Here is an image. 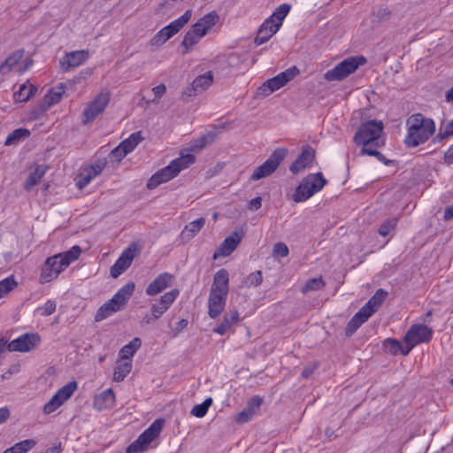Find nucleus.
I'll return each mask as SVG.
<instances>
[{"instance_id": "1", "label": "nucleus", "mask_w": 453, "mask_h": 453, "mask_svg": "<svg viewBox=\"0 0 453 453\" xmlns=\"http://www.w3.org/2000/svg\"><path fill=\"white\" fill-rule=\"evenodd\" d=\"M406 127L407 134L404 143L409 148H415L425 143L436 130L434 121L421 113L411 115L406 120Z\"/></svg>"}, {"instance_id": "2", "label": "nucleus", "mask_w": 453, "mask_h": 453, "mask_svg": "<svg viewBox=\"0 0 453 453\" xmlns=\"http://www.w3.org/2000/svg\"><path fill=\"white\" fill-rule=\"evenodd\" d=\"M228 290V272L220 269L214 274L208 298V315L211 319H217L224 311Z\"/></svg>"}, {"instance_id": "3", "label": "nucleus", "mask_w": 453, "mask_h": 453, "mask_svg": "<svg viewBox=\"0 0 453 453\" xmlns=\"http://www.w3.org/2000/svg\"><path fill=\"white\" fill-rule=\"evenodd\" d=\"M81 250L78 245L73 246L69 250L57 254L46 259L40 275L41 283L50 282L57 279L71 263L76 261Z\"/></svg>"}, {"instance_id": "4", "label": "nucleus", "mask_w": 453, "mask_h": 453, "mask_svg": "<svg viewBox=\"0 0 453 453\" xmlns=\"http://www.w3.org/2000/svg\"><path fill=\"white\" fill-rule=\"evenodd\" d=\"M196 161V157L189 153L180 152V157L173 159L170 164L154 173L147 182L149 189H154L160 184L167 182L175 178L182 170L187 169Z\"/></svg>"}, {"instance_id": "5", "label": "nucleus", "mask_w": 453, "mask_h": 453, "mask_svg": "<svg viewBox=\"0 0 453 453\" xmlns=\"http://www.w3.org/2000/svg\"><path fill=\"white\" fill-rule=\"evenodd\" d=\"M388 292L382 288L378 289L368 302L351 318L345 328L346 335H352L373 313H375L385 301Z\"/></svg>"}, {"instance_id": "6", "label": "nucleus", "mask_w": 453, "mask_h": 453, "mask_svg": "<svg viewBox=\"0 0 453 453\" xmlns=\"http://www.w3.org/2000/svg\"><path fill=\"white\" fill-rule=\"evenodd\" d=\"M326 184V180L323 177L321 173L308 174L296 187L291 196V199L295 203L304 202L314 194L320 191Z\"/></svg>"}, {"instance_id": "7", "label": "nucleus", "mask_w": 453, "mask_h": 453, "mask_svg": "<svg viewBox=\"0 0 453 453\" xmlns=\"http://www.w3.org/2000/svg\"><path fill=\"white\" fill-rule=\"evenodd\" d=\"M364 57H349L340 62L333 69L328 70L324 77L327 81H342L353 73L360 65H365Z\"/></svg>"}, {"instance_id": "8", "label": "nucleus", "mask_w": 453, "mask_h": 453, "mask_svg": "<svg viewBox=\"0 0 453 453\" xmlns=\"http://www.w3.org/2000/svg\"><path fill=\"white\" fill-rule=\"evenodd\" d=\"M383 131V123L380 120H370L363 123L354 135V142L357 145L366 146L370 143L378 145L377 140Z\"/></svg>"}, {"instance_id": "9", "label": "nucleus", "mask_w": 453, "mask_h": 453, "mask_svg": "<svg viewBox=\"0 0 453 453\" xmlns=\"http://www.w3.org/2000/svg\"><path fill=\"white\" fill-rule=\"evenodd\" d=\"M192 11L187 10L179 19L160 29L150 40L152 46H161L175 35L191 19Z\"/></svg>"}, {"instance_id": "10", "label": "nucleus", "mask_w": 453, "mask_h": 453, "mask_svg": "<svg viewBox=\"0 0 453 453\" xmlns=\"http://www.w3.org/2000/svg\"><path fill=\"white\" fill-rule=\"evenodd\" d=\"M111 93L104 89L98 93L86 106L82 114V122L87 125L103 114L110 103Z\"/></svg>"}, {"instance_id": "11", "label": "nucleus", "mask_w": 453, "mask_h": 453, "mask_svg": "<svg viewBox=\"0 0 453 453\" xmlns=\"http://www.w3.org/2000/svg\"><path fill=\"white\" fill-rule=\"evenodd\" d=\"M164 423L163 419H156L133 443L127 447V453H137L146 449L148 445L159 435L163 429Z\"/></svg>"}, {"instance_id": "12", "label": "nucleus", "mask_w": 453, "mask_h": 453, "mask_svg": "<svg viewBox=\"0 0 453 453\" xmlns=\"http://www.w3.org/2000/svg\"><path fill=\"white\" fill-rule=\"evenodd\" d=\"M299 74V69L296 66H292L275 77L267 80L259 88L258 95L267 96L274 91L285 86L288 81H292L296 75Z\"/></svg>"}, {"instance_id": "13", "label": "nucleus", "mask_w": 453, "mask_h": 453, "mask_svg": "<svg viewBox=\"0 0 453 453\" xmlns=\"http://www.w3.org/2000/svg\"><path fill=\"white\" fill-rule=\"evenodd\" d=\"M287 152L283 148L275 150L260 166L254 170L250 179L258 180L271 175L280 165Z\"/></svg>"}, {"instance_id": "14", "label": "nucleus", "mask_w": 453, "mask_h": 453, "mask_svg": "<svg viewBox=\"0 0 453 453\" xmlns=\"http://www.w3.org/2000/svg\"><path fill=\"white\" fill-rule=\"evenodd\" d=\"M433 336V330L426 325H414L407 331L404 335L405 350L404 353L410 351L418 344L428 342Z\"/></svg>"}, {"instance_id": "15", "label": "nucleus", "mask_w": 453, "mask_h": 453, "mask_svg": "<svg viewBox=\"0 0 453 453\" xmlns=\"http://www.w3.org/2000/svg\"><path fill=\"white\" fill-rule=\"evenodd\" d=\"M78 388L77 382L69 381L67 384L59 388L57 393L43 406L44 414H50L57 411L74 394Z\"/></svg>"}, {"instance_id": "16", "label": "nucleus", "mask_w": 453, "mask_h": 453, "mask_svg": "<svg viewBox=\"0 0 453 453\" xmlns=\"http://www.w3.org/2000/svg\"><path fill=\"white\" fill-rule=\"evenodd\" d=\"M36 334H24L8 343L9 351L28 352L35 349L40 342Z\"/></svg>"}, {"instance_id": "17", "label": "nucleus", "mask_w": 453, "mask_h": 453, "mask_svg": "<svg viewBox=\"0 0 453 453\" xmlns=\"http://www.w3.org/2000/svg\"><path fill=\"white\" fill-rule=\"evenodd\" d=\"M180 295V290L177 288L171 289L159 297L154 303L151 304L150 311L153 313L155 319H158L163 314L171 307Z\"/></svg>"}, {"instance_id": "18", "label": "nucleus", "mask_w": 453, "mask_h": 453, "mask_svg": "<svg viewBox=\"0 0 453 453\" xmlns=\"http://www.w3.org/2000/svg\"><path fill=\"white\" fill-rule=\"evenodd\" d=\"M135 256L136 247L135 245H130L122 252L115 264L111 267V277L117 278L124 273L131 265Z\"/></svg>"}, {"instance_id": "19", "label": "nucleus", "mask_w": 453, "mask_h": 453, "mask_svg": "<svg viewBox=\"0 0 453 453\" xmlns=\"http://www.w3.org/2000/svg\"><path fill=\"white\" fill-rule=\"evenodd\" d=\"M219 20V16L218 13L211 12L200 18L190 29L203 38L211 32Z\"/></svg>"}, {"instance_id": "20", "label": "nucleus", "mask_w": 453, "mask_h": 453, "mask_svg": "<svg viewBox=\"0 0 453 453\" xmlns=\"http://www.w3.org/2000/svg\"><path fill=\"white\" fill-rule=\"evenodd\" d=\"M174 276L169 273L158 274L146 288V294L154 296L171 287L174 281Z\"/></svg>"}, {"instance_id": "21", "label": "nucleus", "mask_w": 453, "mask_h": 453, "mask_svg": "<svg viewBox=\"0 0 453 453\" xmlns=\"http://www.w3.org/2000/svg\"><path fill=\"white\" fill-rule=\"evenodd\" d=\"M213 82V74L211 71L197 76L192 82L191 87L183 91V97H191L197 93L206 90Z\"/></svg>"}, {"instance_id": "22", "label": "nucleus", "mask_w": 453, "mask_h": 453, "mask_svg": "<svg viewBox=\"0 0 453 453\" xmlns=\"http://www.w3.org/2000/svg\"><path fill=\"white\" fill-rule=\"evenodd\" d=\"M104 165V163L99 162L81 169L76 181L77 188L82 189L87 187L94 178L103 172Z\"/></svg>"}, {"instance_id": "23", "label": "nucleus", "mask_w": 453, "mask_h": 453, "mask_svg": "<svg viewBox=\"0 0 453 453\" xmlns=\"http://www.w3.org/2000/svg\"><path fill=\"white\" fill-rule=\"evenodd\" d=\"M314 158L315 150L310 146L303 147L302 150V153L290 165V171L294 174H298L299 173L303 172L307 167H309L313 162Z\"/></svg>"}, {"instance_id": "24", "label": "nucleus", "mask_w": 453, "mask_h": 453, "mask_svg": "<svg viewBox=\"0 0 453 453\" xmlns=\"http://www.w3.org/2000/svg\"><path fill=\"white\" fill-rule=\"evenodd\" d=\"M88 58V52L87 50H76L66 53L64 58L60 61L61 68L67 72L72 68L80 66Z\"/></svg>"}, {"instance_id": "25", "label": "nucleus", "mask_w": 453, "mask_h": 453, "mask_svg": "<svg viewBox=\"0 0 453 453\" xmlns=\"http://www.w3.org/2000/svg\"><path fill=\"white\" fill-rule=\"evenodd\" d=\"M242 238L237 233L226 237L214 252L213 258L229 256L237 248Z\"/></svg>"}, {"instance_id": "26", "label": "nucleus", "mask_w": 453, "mask_h": 453, "mask_svg": "<svg viewBox=\"0 0 453 453\" xmlns=\"http://www.w3.org/2000/svg\"><path fill=\"white\" fill-rule=\"evenodd\" d=\"M279 29L280 24L273 23L271 19H266L257 31L255 38V43L257 45H261L266 42L279 31Z\"/></svg>"}, {"instance_id": "27", "label": "nucleus", "mask_w": 453, "mask_h": 453, "mask_svg": "<svg viewBox=\"0 0 453 453\" xmlns=\"http://www.w3.org/2000/svg\"><path fill=\"white\" fill-rule=\"evenodd\" d=\"M115 404V394L111 388H107L98 395H96L93 400V407L98 411L111 409Z\"/></svg>"}, {"instance_id": "28", "label": "nucleus", "mask_w": 453, "mask_h": 453, "mask_svg": "<svg viewBox=\"0 0 453 453\" xmlns=\"http://www.w3.org/2000/svg\"><path fill=\"white\" fill-rule=\"evenodd\" d=\"M240 320V313L237 310H232L226 312L218 326L213 329V332L224 335L231 328L236 325Z\"/></svg>"}, {"instance_id": "29", "label": "nucleus", "mask_w": 453, "mask_h": 453, "mask_svg": "<svg viewBox=\"0 0 453 453\" xmlns=\"http://www.w3.org/2000/svg\"><path fill=\"white\" fill-rule=\"evenodd\" d=\"M135 288L134 282H128L120 288L111 297V303H114L120 310H123L128 303Z\"/></svg>"}, {"instance_id": "30", "label": "nucleus", "mask_w": 453, "mask_h": 453, "mask_svg": "<svg viewBox=\"0 0 453 453\" xmlns=\"http://www.w3.org/2000/svg\"><path fill=\"white\" fill-rule=\"evenodd\" d=\"M215 134L212 133H208L206 134L202 135L201 137L193 140L190 142L188 146L183 149L181 151L184 153H197L202 150L205 146L211 144L214 142Z\"/></svg>"}, {"instance_id": "31", "label": "nucleus", "mask_w": 453, "mask_h": 453, "mask_svg": "<svg viewBox=\"0 0 453 453\" xmlns=\"http://www.w3.org/2000/svg\"><path fill=\"white\" fill-rule=\"evenodd\" d=\"M205 224L204 218H199L196 220L191 221L185 226L180 233V237L186 241H189L194 238L203 227Z\"/></svg>"}, {"instance_id": "32", "label": "nucleus", "mask_w": 453, "mask_h": 453, "mask_svg": "<svg viewBox=\"0 0 453 453\" xmlns=\"http://www.w3.org/2000/svg\"><path fill=\"white\" fill-rule=\"evenodd\" d=\"M202 37L196 34L194 31L189 29L184 35L183 40L181 42L180 47L182 49V55H186L193 50L194 47L197 45Z\"/></svg>"}, {"instance_id": "33", "label": "nucleus", "mask_w": 453, "mask_h": 453, "mask_svg": "<svg viewBox=\"0 0 453 453\" xmlns=\"http://www.w3.org/2000/svg\"><path fill=\"white\" fill-rule=\"evenodd\" d=\"M142 341L139 337L134 338L128 344L123 346L119 353V359L129 361L136 351L140 349Z\"/></svg>"}, {"instance_id": "34", "label": "nucleus", "mask_w": 453, "mask_h": 453, "mask_svg": "<svg viewBox=\"0 0 453 453\" xmlns=\"http://www.w3.org/2000/svg\"><path fill=\"white\" fill-rule=\"evenodd\" d=\"M47 167L44 165H38L33 172L30 173L26 182L24 183V188L27 191L31 190L35 185H37L46 173Z\"/></svg>"}, {"instance_id": "35", "label": "nucleus", "mask_w": 453, "mask_h": 453, "mask_svg": "<svg viewBox=\"0 0 453 453\" xmlns=\"http://www.w3.org/2000/svg\"><path fill=\"white\" fill-rule=\"evenodd\" d=\"M36 92V88L28 81L20 85L18 91L13 95L16 102H26L30 99Z\"/></svg>"}, {"instance_id": "36", "label": "nucleus", "mask_w": 453, "mask_h": 453, "mask_svg": "<svg viewBox=\"0 0 453 453\" xmlns=\"http://www.w3.org/2000/svg\"><path fill=\"white\" fill-rule=\"evenodd\" d=\"M132 362L119 359L113 372V380L117 382L124 380L132 370Z\"/></svg>"}, {"instance_id": "37", "label": "nucleus", "mask_w": 453, "mask_h": 453, "mask_svg": "<svg viewBox=\"0 0 453 453\" xmlns=\"http://www.w3.org/2000/svg\"><path fill=\"white\" fill-rule=\"evenodd\" d=\"M23 55V50H18L8 57L5 61L0 65V73L6 74L10 73L19 64Z\"/></svg>"}, {"instance_id": "38", "label": "nucleus", "mask_w": 453, "mask_h": 453, "mask_svg": "<svg viewBox=\"0 0 453 453\" xmlns=\"http://www.w3.org/2000/svg\"><path fill=\"white\" fill-rule=\"evenodd\" d=\"M121 311L114 303H111V299L104 303L96 311L95 319L96 321H102L108 318L111 314Z\"/></svg>"}, {"instance_id": "39", "label": "nucleus", "mask_w": 453, "mask_h": 453, "mask_svg": "<svg viewBox=\"0 0 453 453\" xmlns=\"http://www.w3.org/2000/svg\"><path fill=\"white\" fill-rule=\"evenodd\" d=\"M383 349L387 353L391 355H397L401 353L407 356L409 353H404L405 345L403 346L399 341L392 338H388L383 342Z\"/></svg>"}, {"instance_id": "40", "label": "nucleus", "mask_w": 453, "mask_h": 453, "mask_svg": "<svg viewBox=\"0 0 453 453\" xmlns=\"http://www.w3.org/2000/svg\"><path fill=\"white\" fill-rule=\"evenodd\" d=\"M65 91V85L63 83L51 88L44 96L45 104L49 106L58 104L62 99Z\"/></svg>"}, {"instance_id": "41", "label": "nucleus", "mask_w": 453, "mask_h": 453, "mask_svg": "<svg viewBox=\"0 0 453 453\" xmlns=\"http://www.w3.org/2000/svg\"><path fill=\"white\" fill-rule=\"evenodd\" d=\"M35 445L36 441L34 439H27L15 443L12 447L5 449L3 453H27Z\"/></svg>"}, {"instance_id": "42", "label": "nucleus", "mask_w": 453, "mask_h": 453, "mask_svg": "<svg viewBox=\"0 0 453 453\" xmlns=\"http://www.w3.org/2000/svg\"><path fill=\"white\" fill-rule=\"evenodd\" d=\"M290 9H291L290 4H282L280 6H278L276 8V10L273 12V13L267 19H271L273 23L280 24V27L282 25L283 19L288 14Z\"/></svg>"}, {"instance_id": "43", "label": "nucleus", "mask_w": 453, "mask_h": 453, "mask_svg": "<svg viewBox=\"0 0 453 453\" xmlns=\"http://www.w3.org/2000/svg\"><path fill=\"white\" fill-rule=\"evenodd\" d=\"M29 131L26 128H19L12 131L7 136L4 144L7 146L17 144L29 135Z\"/></svg>"}, {"instance_id": "44", "label": "nucleus", "mask_w": 453, "mask_h": 453, "mask_svg": "<svg viewBox=\"0 0 453 453\" xmlns=\"http://www.w3.org/2000/svg\"><path fill=\"white\" fill-rule=\"evenodd\" d=\"M143 140L141 132L132 134L128 138L120 142L126 152H132L136 146Z\"/></svg>"}, {"instance_id": "45", "label": "nucleus", "mask_w": 453, "mask_h": 453, "mask_svg": "<svg viewBox=\"0 0 453 453\" xmlns=\"http://www.w3.org/2000/svg\"><path fill=\"white\" fill-rule=\"evenodd\" d=\"M263 281V275L261 271H255L250 273L242 281L243 288H252L259 286Z\"/></svg>"}, {"instance_id": "46", "label": "nucleus", "mask_w": 453, "mask_h": 453, "mask_svg": "<svg viewBox=\"0 0 453 453\" xmlns=\"http://www.w3.org/2000/svg\"><path fill=\"white\" fill-rule=\"evenodd\" d=\"M325 287V282L322 277L312 278L306 281V283L303 286L301 291L303 294H306L310 291H316L323 288Z\"/></svg>"}, {"instance_id": "47", "label": "nucleus", "mask_w": 453, "mask_h": 453, "mask_svg": "<svg viewBox=\"0 0 453 453\" xmlns=\"http://www.w3.org/2000/svg\"><path fill=\"white\" fill-rule=\"evenodd\" d=\"M212 403L211 397L206 398L202 403L195 405L191 410V414L196 418H203L206 415L209 407Z\"/></svg>"}, {"instance_id": "48", "label": "nucleus", "mask_w": 453, "mask_h": 453, "mask_svg": "<svg viewBox=\"0 0 453 453\" xmlns=\"http://www.w3.org/2000/svg\"><path fill=\"white\" fill-rule=\"evenodd\" d=\"M18 282L15 280L14 276H10L0 281V298L5 296L8 293H10L15 287H17Z\"/></svg>"}, {"instance_id": "49", "label": "nucleus", "mask_w": 453, "mask_h": 453, "mask_svg": "<svg viewBox=\"0 0 453 453\" xmlns=\"http://www.w3.org/2000/svg\"><path fill=\"white\" fill-rule=\"evenodd\" d=\"M450 136H453V119L440 127L439 132L435 136V141L441 142Z\"/></svg>"}, {"instance_id": "50", "label": "nucleus", "mask_w": 453, "mask_h": 453, "mask_svg": "<svg viewBox=\"0 0 453 453\" xmlns=\"http://www.w3.org/2000/svg\"><path fill=\"white\" fill-rule=\"evenodd\" d=\"M57 303L53 300H48L43 305L38 307L36 311L41 316H50L56 311Z\"/></svg>"}, {"instance_id": "51", "label": "nucleus", "mask_w": 453, "mask_h": 453, "mask_svg": "<svg viewBox=\"0 0 453 453\" xmlns=\"http://www.w3.org/2000/svg\"><path fill=\"white\" fill-rule=\"evenodd\" d=\"M396 219H389L384 221L379 228V234L387 236L396 226Z\"/></svg>"}, {"instance_id": "52", "label": "nucleus", "mask_w": 453, "mask_h": 453, "mask_svg": "<svg viewBox=\"0 0 453 453\" xmlns=\"http://www.w3.org/2000/svg\"><path fill=\"white\" fill-rule=\"evenodd\" d=\"M254 415L255 413H253L252 411L246 407L236 415L235 421L240 424L246 423L251 420Z\"/></svg>"}, {"instance_id": "53", "label": "nucleus", "mask_w": 453, "mask_h": 453, "mask_svg": "<svg viewBox=\"0 0 453 453\" xmlns=\"http://www.w3.org/2000/svg\"><path fill=\"white\" fill-rule=\"evenodd\" d=\"M273 256L285 257L288 255V248L284 242H277L273 249Z\"/></svg>"}, {"instance_id": "54", "label": "nucleus", "mask_w": 453, "mask_h": 453, "mask_svg": "<svg viewBox=\"0 0 453 453\" xmlns=\"http://www.w3.org/2000/svg\"><path fill=\"white\" fill-rule=\"evenodd\" d=\"M128 153L126 152V150L119 143L114 150L111 152V157H113L117 162H120Z\"/></svg>"}, {"instance_id": "55", "label": "nucleus", "mask_w": 453, "mask_h": 453, "mask_svg": "<svg viewBox=\"0 0 453 453\" xmlns=\"http://www.w3.org/2000/svg\"><path fill=\"white\" fill-rule=\"evenodd\" d=\"M154 94L153 103H158L159 99L165 94L166 87L165 84H159L152 88Z\"/></svg>"}, {"instance_id": "56", "label": "nucleus", "mask_w": 453, "mask_h": 453, "mask_svg": "<svg viewBox=\"0 0 453 453\" xmlns=\"http://www.w3.org/2000/svg\"><path fill=\"white\" fill-rule=\"evenodd\" d=\"M263 399L259 396H254L251 399L249 400L247 403V408L250 411H252L253 413H256L257 411L259 409L260 405L262 404Z\"/></svg>"}, {"instance_id": "57", "label": "nucleus", "mask_w": 453, "mask_h": 453, "mask_svg": "<svg viewBox=\"0 0 453 453\" xmlns=\"http://www.w3.org/2000/svg\"><path fill=\"white\" fill-rule=\"evenodd\" d=\"M360 154L361 155L374 156V157H376L380 161H384V159H385L384 156L380 152H379L376 150H372V149L365 148V146H363V149L361 150Z\"/></svg>"}, {"instance_id": "58", "label": "nucleus", "mask_w": 453, "mask_h": 453, "mask_svg": "<svg viewBox=\"0 0 453 453\" xmlns=\"http://www.w3.org/2000/svg\"><path fill=\"white\" fill-rule=\"evenodd\" d=\"M262 205V198L260 196H257L250 201L249 209L250 211H257Z\"/></svg>"}, {"instance_id": "59", "label": "nucleus", "mask_w": 453, "mask_h": 453, "mask_svg": "<svg viewBox=\"0 0 453 453\" xmlns=\"http://www.w3.org/2000/svg\"><path fill=\"white\" fill-rule=\"evenodd\" d=\"M443 159L447 165L453 164V144L445 152Z\"/></svg>"}, {"instance_id": "60", "label": "nucleus", "mask_w": 453, "mask_h": 453, "mask_svg": "<svg viewBox=\"0 0 453 453\" xmlns=\"http://www.w3.org/2000/svg\"><path fill=\"white\" fill-rule=\"evenodd\" d=\"M10 417V411L7 408L0 409V425L4 423Z\"/></svg>"}, {"instance_id": "61", "label": "nucleus", "mask_w": 453, "mask_h": 453, "mask_svg": "<svg viewBox=\"0 0 453 453\" xmlns=\"http://www.w3.org/2000/svg\"><path fill=\"white\" fill-rule=\"evenodd\" d=\"M444 219L445 220H450L451 219H453V204L450 205V206H448L446 207L445 211H444Z\"/></svg>"}, {"instance_id": "62", "label": "nucleus", "mask_w": 453, "mask_h": 453, "mask_svg": "<svg viewBox=\"0 0 453 453\" xmlns=\"http://www.w3.org/2000/svg\"><path fill=\"white\" fill-rule=\"evenodd\" d=\"M314 370H315V366H307L302 372V376L303 378H308L309 376H311Z\"/></svg>"}, {"instance_id": "63", "label": "nucleus", "mask_w": 453, "mask_h": 453, "mask_svg": "<svg viewBox=\"0 0 453 453\" xmlns=\"http://www.w3.org/2000/svg\"><path fill=\"white\" fill-rule=\"evenodd\" d=\"M20 371V365L19 364L12 365L8 369L9 375L16 374Z\"/></svg>"}, {"instance_id": "64", "label": "nucleus", "mask_w": 453, "mask_h": 453, "mask_svg": "<svg viewBox=\"0 0 453 453\" xmlns=\"http://www.w3.org/2000/svg\"><path fill=\"white\" fill-rule=\"evenodd\" d=\"M445 98L449 103L453 102V87L446 92Z\"/></svg>"}]
</instances>
